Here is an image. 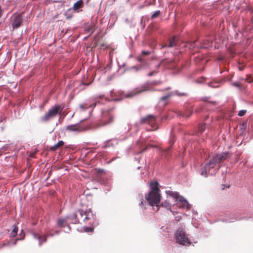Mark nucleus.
Here are the masks:
<instances>
[{
	"label": "nucleus",
	"instance_id": "2f4dec72",
	"mask_svg": "<svg viewBox=\"0 0 253 253\" xmlns=\"http://www.w3.org/2000/svg\"><path fill=\"white\" fill-rule=\"evenodd\" d=\"M142 53L143 55H148V54H149L150 53V51H143L142 52Z\"/></svg>",
	"mask_w": 253,
	"mask_h": 253
},
{
	"label": "nucleus",
	"instance_id": "c03bdc74",
	"mask_svg": "<svg viewBox=\"0 0 253 253\" xmlns=\"http://www.w3.org/2000/svg\"><path fill=\"white\" fill-rule=\"evenodd\" d=\"M252 82H253V80H252V81H249L248 82H249V83H252Z\"/></svg>",
	"mask_w": 253,
	"mask_h": 253
},
{
	"label": "nucleus",
	"instance_id": "b1692460",
	"mask_svg": "<svg viewBox=\"0 0 253 253\" xmlns=\"http://www.w3.org/2000/svg\"><path fill=\"white\" fill-rule=\"evenodd\" d=\"M206 126L205 124L201 125L199 127V131L200 133H202L205 129Z\"/></svg>",
	"mask_w": 253,
	"mask_h": 253
},
{
	"label": "nucleus",
	"instance_id": "cd10ccee",
	"mask_svg": "<svg viewBox=\"0 0 253 253\" xmlns=\"http://www.w3.org/2000/svg\"><path fill=\"white\" fill-rule=\"evenodd\" d=\"M209 86L212 87H217L219 86V83H209Z\"/></svg>",
	"mask_w": 253,
	"mask_h": 253
},
{
	"label": "nucleus",
	"instance_id": "20e7f679",
	"mask_svg": "<svg viewBox=\"0 0 253 253\" xmlns=\"http://www.w3.org/2000/svg\"><path fill=\"white\" fill-rule=\"evenodd\" d=\"M174 240L176 243L183 245L189 246L191 242L188 238V234L186 233L182 227L179 228L174 234Z\"/></svg>",
	"mask_w": 253,
	"mask_h": 253
},
{
	"label": "nucleus",
	"instance_id": "c85d7f7f",
	"mask_svg": "<svg viewBox=\"0 0 253 253\" xmlns=\"http://www.w3.org/2000/svg\"><path fill=\"white\" fill-rule=\"evenodd\" d=\"M247 111L246 110H240L238 113V115L239 116H243L246 113Z\"/></svg>",
	"mask_w": 253,
	"mask_h": 253
},
{
	"label": "nucleus",
	"instance_id": "c756f323",
	"mask_svg": "<svg viewBox=\"0 0 253 253\" xmlns=\"http://www.w3.org/2000/svg\"><path fill=\"white\" fill-rule=\"evenodd\" d=\"M160 84V82L159 81H155V82H153L152 83H150V85H156V84Z\"/></svg>",
	"mask_w": 253,
	"mask_h": 253
},
{
	"label": "nucleus",
	"instance_id": "2eb2a0df",
	"mask_svg": "<svg viewBox=\"0 0 253 253\" xmlns=\"http://www.w3.org/2000/svg\"><path fill=\"white\" fill-rule=\"evenodd\" d=\"M83 4V1L82 0H79L78 1L76 2L73 5V10L75 11L79 12L80 8L82 7Z\"/></svg>",
	"mask_w": 253,
	"mask_h": 253
},
{
	"label": "nucleus",
	"instance_id": "f3484780",
	"mask_svg": "<svg viewBox=\"0 0 253 253\" xmlns=\"http://www.w3.org/2000/svg\"><path fill=\"white\" fill-rule=\"evenodd\" d=\"M18 227L16 224H14L12 226V230L11 231L10 236L11 237H14L17 234Z\"/></svg>",
	"mask_w": 253,
	"mask_h": 253
},
{
	"label": "nucleus",
	"instance_id": "412c9836",
	"mask_svg": "<svg viewBox=\"0 0 253 253\" xmlns=\"http://www.w3.org/2000/svg\"><path fill=\"white\" fill-rule=\"evenodd\" d=\"M212 45V42H209L208 41H206L204 42V44L202 46V47L203 48H208L210 46H211Z\"/></svg>",
	"mask_w": 253,
	"mask_h": 253
},
{
	"label": "nucleus",
	"instance_id": "79ce46f5",
	"mask_svg": "<svg viewBox=\"0 0 253 253\" xmlns=\"http://www.w3.org/2000/svg\"><path fill=\"white\" fill-rule=\"evenodd\" d=\"M68 228L69 229V230L70 231L71 230V227L69 225H68Z\"/></svg>",
	"mask_w": 253,
	"mask_h": 253
},
{
	"label": "nucleus",
	"instance_id": "a18cd8bd",
	"mask_svg": "<svg viewBox=\"0 0 253 253\" xmlns=\"http://www.w3.org/2000/svg\"><path fill=\"white\" fill-rule=\"evenodd\" d=\"M252 21H253V16H252Z\"/></svg>",
	"mask_w": 253,
	"mask_h": 253
},
{
	"label": "nucleus",
	"instance_id": "0eeeda50",
	"mask_svg": "<svg viewBox=\"0 0 253 253\" xmlns=\"http://www.w3.org/2000/svg\"><path fill=\"white\" fill-rule=\"evenodd\" d=\"M149 84H145L139 88H137L135 89L129 91L124 94V97L125 98H131L142 92L150 90V89L149 88Z\"/></svg>",
	"mask_w": 253,
	"mask_h": 253
},
{
	"label": "nucleus",
	"instance_id": "393cba45",
	"mask_svg": "<svg viewBox=\"0 0 253 253\" xmlns=\"http://www.w3.org/2000/svg\"><path fill=\"white\" fill-rule=\"evenodd\" d=\"M84 230L86 232H91L93 230V228L92 227H84Z\"/></svg>",
	"mask_w": 253,
	"mask_h": 253
},
{
	"label": "nucleus",
	"instance_id": "423d86ee",
	"mask_svg": "<svg viewBox=\"0 0 253 253\" xmlns=\"http://www.w3.org/2000/svg\"><path fill=\"white\" fill-rule=\"evenodd\" d=\"M61 111V106H54L50 109L48 112L45 113L41 119L43 122H48L55 118L58 114H60Z\"/></svg>",
	"mask_w": 253,
	"mask_h": 253
},
{
	"label": "nucleus",
	"instance_id": "1a4fd4ad",
	"mask_svg": "<svg viewBox=\"0 0 253 253\" xmlns=\"http://www.w3.org/2000/svg\"><path fill=\"white\" fill-rule=\"evenodd\" d=\"M32 235L34 239H37L39 241V245L41 246L43 243L46 242L47 237H53L54 234L51 233H47L46 235H44L43 237H42L40 235L33 232L32 233Z\"/></svg>",
	"mask_w": 253,
	"mask_h": 253
},
{
	"label": "nucleus",
	"instance_id": "9b49d317",
	"mask_svg": "<svg viewBox=\"0 0 253 253\" xmlns=\"http://www.w3.org/2000/svg\"><path fill=\"white\" fill-rule=\"evenodd\" d=\"M66 129L69 131H74L79 132L82 131L84 129L81 127L78 124L68 126H66Z\"/></svg>",
	"mask_w": 253,
	"mask_h": 253
},
{
	"label": "nucleus",
	"instance_id": "4be33fe9",
	"mask_svg": "<svg viewBox=\"0 0 253 253\" xmlns=\"http://www.w3.org/2000/svg\"><path fill=\"white\" fill-rule=\"evenodd\" d=\"M24 236H23V238H17L16 239V240H11L10 241L8 242V245L9 246H10V245H15L17 243V242L19 240H22L23 238H24Z\"/></svg>",
	"mask_w": 253,
	"mask_h": 253
},
{
	"label": "nucleus",
	"instance_id": "37998d69",
	"mask_svg": "<svg viewBox=\"0 0 253 253\" xmlns=\"http://www.w3.org/2000/svg\"><path fill=\"white\" fill-rule=\"evenodd\" d=\"M227 221L230 222H233L234 220H229Z\"/></svg>",
	"mask_w": 253,
	"mask_h": 253
},
{
	"label": "nucleus",
	"instance_id": "7ed1b4c3",
	"mask_svg": "<svg viewBox=\"0 0 253 253\" xmlns=\"http://www.w3.org/2000/svg\"><path fill=\"white\" fill-rule=\"evenodd\" d=\"M78 212L84 223L90 226L96 225V215L90 209H87L85 211L79 210Z\"/></svg>",
	"mask_w": 253,
	"mask_h": 253
},
{
	"label": "nucleus",
	"instance_id": "f03ea898",
	"mask_svg": "<svg viewBox=\"0 0 253 253\" xmlns=\"http://www.w3.org/2000/svg\"><path fill=\"white\" fill-rule=\"evenodd\" d=\"M228 157V153L223 152L216 155L201 168L200 174L204 177L215 174L217 172L215 166L226 159Z\"/></svg>",
	"mask_w": 253,
	"mask_h": 253
},
{
	"label": "nucleus",
	"instance_id": "39448f33",
	"mask_svg": "<svg viewBox=\"0 0 253 253\" xmlns=\"http://www.w3.org/2000/svg\"><path fill=\"white\" fill-rule=\"evenodd\" d=\"M166 193L167 195L171 196L173 200H175V204L179 203L178 207L180 209H189L190 205L189 204L187 200L183 196L179 195L178 193L176 192H172L171 191H167Z\"/></svg>",
	"mask_w": 253,
	"mask_h": 253
},
{
	"label": "nucleus",
	"instance_id": "49530a36",
	"mask_svg": "<svg viewBox=\"0 0 253 253\" xmlns=\"http://www.w3.org/2000/svg\"><path fill=\"white\" fill-rule=\"evenodd\" d=\"M22 232H23V230H22L20 234H21Z\"/></svg>",
	"mask_w": 253,
	"mask_h": 253
},
{
	"label": "nucleus",
	"instance_id": "4468645a",
	"mask_svg": "<svg viewBox=\"0 0 253 253\" xmlns=\"http://www.w3.org/2000/svg\"><path fill=\"white\" fill-rule=\"evenodd\" d=\"M77 213H79L78 212L77 213H74L70 215L67 216L66 217L67 219L72 220V223L74 224H77L79 223V219L77 218Z\"/></svg>",
	"mask_w": 253,
	"mask_h": 253
},
{
	"label": "nucleus",
	"instance_id": "aec40b11",
	"mask_svg": "<svg viewBox=\"0 0 253 253\" xmlns=\"http://www.w3.org/2000/svg\"><path fill=\"white\" fill-rule=\"evenodd\" d=\"M176 44L175 41V37H173L171 39L169 40L168 47H171L175 46Z\"/></svg>",
	"mask_w": 253,
	"mask_h": 253
},
{
	"label": "nucleus",
	"instance_id": "6ab92c4d",
	"mask_svg": "<svg viewBox=\"0 0 253 253\" xmlns=\"http://www.w3.org/2000/svg\"><path fill=\"white\" fill-rule=\"evenodd\" d=\"M96 105V103L93 104L92 105L89 106V107H94ZM89 107V106H87V104L85 103L84 104H81L79 106V109L81 111H83L84 109Z\"/></svg>",
	"mask_w": 253,
	"mask_h": 253
},
{
	"label": "nucleus",
	"instance_id": "a211bd4d",
	"mask_svg": "<svg viewBox=\"0 0 253 253\" xmlns=\"http://www.w3.org/2000/svg\"><path fill=\"white\" fill-rule=\"evenodd\" d=\"M160 66V64H158L155 66L156 70H153L152 71L148 73V76L149 77L152 76L153 75H156L158 72V70Z\"/></svg>",
	"mask_w": 253,
	"mask_h": 253
},
{
	"label": "nucleus",
	"instance_id": "a878e982",
	"mask_svg": "<svg viewBox=\"0 0 253 253\" xmlns=\"http://www.w3.org/2000/svg\"><path fill=\"white\" fill-rule=\"evenodd\" d=\"M160 14V11L157 10L155 11L152 15L151 18H155L156 17H157Z\"/></svg>",
	"mask_w": 253,
	"mask_h": 253
},
{
	"label": "nucleus",
	"instance_id": "4c0bfd02",
	"mask_svg": "<svg viewBox=\"0 0 253 253\" xmlns=\"http://www.w3.org/2000/svg\"><path fill=\"white\" fill-rule=\"evenodd\" d=\"M138 60L139 62H141L143 61V59L142 58L139 57L138 58Z\"/></svg>",
	"mask_w": 253,
	"mask_h": 253
},
{
	"label": "nucleus",
	"instance_id": "9d476101",
	"mask_svg": "<svg viewBox=\"0 0 253 253\" xmlns=\"http://www.w3.org/2000/svg\"><path fill=\"white\" fill-rule=\"evenodd\" d=\"M22 22V19L20 15H18L14 17L12 23V27L13 29L19 28Z\"/></svg>",
	"mask_w": 253,
	"mask_h": 253
},
{
	"label": "nucleus",
	"instance_id": "c9c22d12",
	"mask_svg": "<svg viewBox=\"0 0 253 253\" xmlns=\"http://www.w3.org/2000/svg\"><path fill=\"white\" fill-rule=\"evenodd\" d=\"M87 30L88 31V32L90 33V34L92 33L93 32L92 28H91V29H88Z\"/></svg>",
	"mask_w": 253,
	"mask_h": 253
},
{
	"label": "nucleus",
	"instance_id": "f704fd0d",
	"mask_svg": "<svg viewBox=\"0 0 253 253\" xmlns=\"http://www.w3.org/2000/svg\"><path fill=\"white\" fill-rule=\"evenodd\" d=\"M175 220L177 221H179L181 218V216L178 215L175 217Z\"/></svg>",
	"mask_w": 253,
	"mask_h": 253
},
{
	"label": "nucleus",
	"instance_id": "7c9ffc66",
	"mask_svg": "<svg viewBox=\"0 0 253 253\" xmlns=\"http://www.w3.org/2000/svg\"><path fill=\"white\" fill-rule=\"evenodd\" d=\"M232 85L238 87L240 86V84L238 82L234 83H233Z\"/></svg>",
	"mask_w": 253,
	"mask_h": 253
},
{
	"label": "nucleus",
	"instance_id": "58836bf2",
	"mask_svg": "<svg viewBox=\"0 0 253 253\" xmlns=\"http://www.w3.org/2000/svg\"><path fill=\"white\" fill-rule=\"evenodd\" d=\"M60 232V231H56L54 233V234L58 235Z\"/></svg>",
	"mask_w": 253,
	"mask_h": 253
},
{
	"label": "nucleus",
	"instance_id": "72a5a7b5",
	"mask_svg": "<svg viewBox=\"0 0 253 253\" xmlns=\"http://www.w3.org/2000/svg\"><path fill=\"white\" fill-rule=\"evenodd\" d=\"M131 69H135L136 71H138L140 70V68H138L136 66H133Z\"/></svg>",
	"mask_w": 253,
	"mask_h": 253
},
{
	"label": "nucleus",
	"instance_id": "6e6552de",
	"mask_svg": "<svg viewBox=\"0 0 253 253\" xmlns=\"http://www.w3.org/2000/svg\"><path fill=\"white\" fill-rule=\"evenodd\" d=\"M169 196V197L168 198L167 200L162 202L161 204V206L163 207L166 208L168 210H170V211L172 213L173 215H174L176 212L172 211L171 210V207L175 205V200H173L170 196Z\"/></svg>",
	"mask_w": 253,
	"mask_h": 253
},
{
	"label": "nucleus",
	"instance_id": "ea45409f",
	"mask_svg": "<svg viewBox=\"0 0 253 253\" xmlns=\"http://www.w3.org/2000/svg\"><path fill=\"white\" fill-rule=\"evenodd\" d=\"M245 219V218H244V217H241V218H236L235 220H241V219Z\"/></svg>",
	"mask_w": 253,
	"mask_h": 253
},
{
	"label": "nucleus",
	"instance_id": "f257e3e1",
	"mask_svg": "<svg viewBox=\"0 0 253 253\" xmlns=\"http://www.w3.org/2000/svg\"><path fill=\"white\" fill-rule=\"evenodd\" d=\"M158 185L159 183L157 181L151 182L150 184L151 190L147 194L145 195L144 199L142 194L138 195L137 198L138 205L143 210L146 209L147 203L150 206H156L157 207L156 211H158V205L161 199Z\"/></svg>",
	"mask_w": 253,
	"mask_h": 253
},
{
	"label": "nucleus",
	"instance_id": "ddd939ff",
	"mask_svg": "<svg viewBox=\"0 0 253 253\" xmlns=\"http://www.w3.org/2000/svg\"><path fill=\"white\" fill-rule=\"evenodd\" d=\"M174 94H177L178 96H183V95H185V93H178V91H176L174 93H173V92L169 93L167 94V95H166L164 96H162V97H161L160 100L161 101H165V100H167L169 97L171 96L172 95H173Z\"/></svg>",
	"mask_w": 253,
	"mask_h": 253
},
{
	"label": "nucleus",
	"instance_id": "dca6fc26",
	"mask_svg": "<svg viewBox=\"0 0 253 253\" xmlns=\"http://www.w3.org/2000/svg\"><path fill=\"white\" fill-rule=\"evenodd\" d=\"M67 218H59L57 221V225L59 227H63L67 222Z\"/></svg>",
	"mask_w": 253,
	"mask_h": 253
},
{
	"label": "nucleus",
	"instance_id": "5701e85b",
	"mask_svg": "<svg viewBox=\"0 0 253 253\" xmlns=\"http://www.w3.org/2000/svg\"><path fill=\"white\" fill-rule=\"evenodd\" d=\"M64 144V142L63 141H59L56 144H55L53 147L52 149L54 150L57 147H60L62 146Z\"/></svg>",
	"mask_w": 253,
	"mask_h": 253
},
{
	"label": "nucleus",
	"instance_id": "473e14b6",
	"mask_svg": "<svg viewBox=\"0 0 253 253\" xmlns=\"http://www.w3.org/2000/svg\"><path fill=\"white\" fill-rule=\"evenodd\" d=\"M108 112L107 111H102V115L103 117H106V116L107 115Z\"/></svg>",
	"mask_w": 253,
	"mask_h": 253
},
{
	"label": "nucleus",
	"instance_id": "bb28decb",
	"mask_svg": "<svg viewBox=\"0 0 253 253\" xmlns=\"http://www.w3.org/2000/svg\"><path fill=\"white\" fill-rule=\"evenodd\" d=\"M195 42L190 43H187L186 44V46L189 47V48H192L195 46Z\"/></svg>",
	"mask_w": 253,
	"mask_h": 253
},
{
	"label": "nucleus",
	"instance_id": "f8f14e48",
	"mask_svg": "<svg viewBox=\"0 0 253 253\" xmlns=\"http://www.w3.org/2000/svg\"><path fill=\"white\" fill-rule=\"evenodd\" d=\"M155 121V117L153 115H149L145 118H142L141 120V122L142 123H148L150 125H152L154 123Z\"/></svg>",
	"mask_w": 253,
	"mask_h": 253
},
{
	"label": "nucleus",
	"instance_id": "a19ab883",
	"mask_svg": "<svg viewBox=\"0 0 253 253\" xmlns=\"http://www.w3.org/2000/svg\"><path fill=\"white\" fill-rule=\"evenodd\" d=\"M112 121V119H110V120L109 122H107L105 123V124H109Z\"/></svg>",
	"mask_w": 253,
	"mask_h": 253
},
{
	"label": "nucleus",
	"instance_id": "e433bc0d",
	"mask_svg": "<svg viewBox=\"0 0 253 253\" xmlns=\"http://www.w3.org/2000/svg\"><path fill=\"white\" fill-rule=\"evenodd\" d=\"M2 123V119L0 118V127H2V125L1 124Z\"/></svg>",
	"mask_w": 253,
	"mask_h": 253
}]
</instances>
